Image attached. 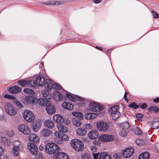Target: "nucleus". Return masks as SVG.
Here are the masks:
<instances>
[{
	"instance_id": "nucleus-3",
	"label": "nucleus",
	"mask_w": 159,
	"mask_h": 159,
	"mask_svg": "<svg viewBox=\"0 0 159 159\" xmlns=\"http://www.w3.org/2000/svg\"><path fill=\"white\" fill-rule=\"evenodd\" d=\"M71 144L72 147L76 151H82L84 148V144L79 139H75L72 140Z\"/></svg>"
},
{
	"instance_id": "nucleus-62",
	"label": "nucleus",
	"mask_w": 159,
	"mask_h": 159,
	"mask_svg": "<svg viewBox=\"0 0 159 159\" xmlns=\"http://www.w3.org/2000/svg\"><path fill=\"white\" fill-rule=\"evenodd\" d=\"M7 134L10 137H11L14 135V132L13 131H10L8 132Z\"/></svg>"
},
{
	"instance_id": "nucleus-56",
	"label": "nucleus",
	"mask_w": 159,
	"mask_h": 159,
	"mask_svg": "<svg viewBox=\"0 0 159 159\" xmlns=\"http://www.w3.org/2000/svg\"><path fill=\"white\" fill-rule=\"evenodd\" d=\"M4 98H7L8 99H15V98L13 96H11L10 95H8L7 94H6L4 95Z\"/></svg>"
},
{
	"instance_id": "nucleus-19",
	"label": "nucleus",
	"mask_w": 159,
	"mask_h": 159,
	"mask_svg": "<svg viewBox=\"0 0 159 159\" xmlns=\"http://www.w3.org/2000/svg\"><path fill=\"white\" fill-rule=\"evenodd\" d=\"M20 88L17 86L12 87L9 88V92L12 93H18L21 91Z\"/></svg>"
},
{
	"instance_id": "nucleus-1",
	"label": "nucleus",
	"mask_w": 159,
	"mask_h": 159,
	"mask_svg": "<svg viewBox=\"0 0 159 159\" xmlns=\"http://www.w3.org/2000/svg\"><path fill=\"white\" fill-rule=\"evenodd\" d=\"M45 151L46 153L52 155L59 152V148L57 145L54 143H48L45 146Z\"/></svg>"
},
{
	"instance_id": "nucleus-51",
	"label": "nucleus",
	"mask_w": 159,
	"mask_h": 159,
	"mask_svg": "<svg viewBox=\"0 0 159 159\" xmlns=\"http://www.w3.org/2000/svg\"><path fill=\"white\" fill-rule=\"evenodd\" d=\"M136 143L138 145L141 146L143 144V142L141 139H137L136 140Z\"/></svg>"
},
{
	"instance_id": "nucleus-12",
	"label": "nucleus",
	"mask_w": 159,
	"mask_h": 159,
	"mask_svg": "<svg viewBox=\"0 0 159 159\" xmlns=\"http://www.w3.org/2000/svg\"><path fill=\"white\" fill-rule=\"evenodd\" d=\"M36 100L35 98L33 96H27L23 100V102L24 104L28 105L34 103L35 102Z\"/></svg>"
},
{
	"instance_id": "nucleus-24",
	"label": "nucleus",
	"mask_w": 159,
	"mask_h": 159,
	"mask_svg": "<svg viewBox=\"0 0 159 159\" xmlns=\"http://www.w3.org/2000/svg\"><path fill=\"white\" fill-rule=\"evenodd\" d=\"M63 107L66 109L71 110L73 109L74 107L70 103L65 102L62 104Z\"/></svg>"
},
{
	"instance_id": "nucleus-27",
	"label": "nucleus",
	"mask_w": 159,
	"mask_h": 159,
	"mask_svg": "<svg viewBox=\"0 0 159 159\" xmlns=\"http://www.w3.org/2000/svg\"><path fill=\"white\" fill-rule=\"evenodd\" d=\"M45 125L48 128L52 129L54 126V124L52 121L51 120H48L45 121Z\"/></svg>"
},
{
	"instance_id": "nucleus-35",
	"label": "nucleus",
	"mask_w": 159,
	"mask_h": 159,
	"mask_svg": "<svg viewBox=\"0 0 159 159\" xmlns=\"http://www.w3.org/2000/svg\"><path fill=\"white\" fill-rule=\"evenodd\" d=\"M24 92L25 93L31 95H34L35 93L33 90L27 88H25L24 89Z\"/></svg>"
},
{
	"instance_id": "nucleus-16",
	"label": "nucleus",
	"mask_w": 159,
	"mask_h": 159,
	"mask_svg": "<svg viewBox=\"0 0 159 159\" xmlns=\"http://www.w3.org/2000/svg\"><path fill=\"white\" fill-rule=\"evenodd\" d=\"M53 83V81L49 79H47L45 80L44 86L46 89L48 91L52 89Z\"/></svg>"
},
{
	"instance_id": "nucleus-29",
	"label": "nucleus",
	"mask_w": 159,
	"mask_h": 159,
	"mask_svg": "<svg viewBox=\"0 0 159 159\" xmlns=\"http://www.w3.org/2000/svg\"><path fill=\"white\" fill-rule=\"evenodd\" d=\"M76 134L79 135L83 136L86 134V131L84 129L79 128L76 131Z\"/></svg>"
},
{
	"instance_id": "nucleus-10",
	"label": "nucleus",
	"mask_w": 159,
	"mask_h": 159,
	"mask_svg": "<svg viewBox=\"0 0 159 159\" xmlns=\"http://www.w3.org/2000/svg\"><path fill=\"white\" fill-rule=\"evenodd\" d=\"M18 128L20 131L21 132L24 134L28 135L30 133V128L26 125H20L18 126Z\"/></svg>"
},
{
	"instance_id": "nucleus-22",
	"label": "nucleus",
	"mask_w": 159,
	"mask_h": 159,
	"mask_svg": "<svg viewBox=\"0 0 159 159\" xmlns=\"http://www.w3.org/2000/svg\"><path fill=\"white\" fill-rule=\"evenodd\" d=\"M18 84L22 87H25L30 84L31 85V80H20L18 81Z\"/></svg>"
},
{
	"instance_id": "nucleus-48",
	"label": "nucleus",
	"mask_w": 159,
	"mask_h": 159,
	"mask_svg": "<svg viewBox=\"0 0 159 159\" xmlns=\"http://www.w3.org/2000/svg\"><path fill=\"white\" fill-rule=\"evenodd\" d=\"M52 88L54 89H55L56 90H59L60 87L58 84L56 83H55L53 82Z\"/></svg>"
},
{
	"instance_id": "nucleus-14",
	"label": "nucleus",
	"mask_w": 159,
	"mask_h": 159,
	"mask_svg": "<svg viewBox=\"0 0 159 159\" xmlns=\"http://www.w3.org/2000/svg\"><path fill=\"white\" fill-rule=\"evenodd\" d=\"M28 140L32 142L38 143L39 142L40 139L38 135L35 134H31L28 136Z\"/></svg>"
},
{
	"instance_id": "nucleus-45",
	"label": "nucleus",
	"mask_w": 159,
	"mask_h": 159,
	"mask_svg": "<svg viewBox=\"0 0 159 159\" xmlns=\"http://www.w3.org/2000/svg\"><path fill=\"white\" fill-rule=\"evenodd\" d=\"M14 103L19 108H21L23 107V105L22 104L18 101L15 100L14 101Z\"/></svg>"
},
{
	"instance_id": "nucleus-41",
	"label": "nucleus",
	"mask_w": 159,
	"mask_h": 159,
	"mask_svg": "<svg viewBox=\"0 0 159 159\" xmlns=\"http://www.w3.org/2000/svg\"><path fill=\"white\" fill-rule=\"evenodd\" d=\"M99 140L104 142H107V134L102 135L99 137Z\"/></svg>"
},
{
	"instance_id": "nucleus-23",
	"label": "nucleus",
	"mask_w": 159,
	"mask_h": 159,
	"mask_svg": "<svg viewBox=\"0 0 159 159\" xmlns=\"http://www.w3.org/2000/svg\"><path fill=\"white\" fill-rule=\"evenodd\" d=\"M98 159H111V157L107 152H103L100 154Z\"/></svg>"
},
{
	"instance_id": "nucleus-33",
	"label": "nucleus",
	"mask_w": 159,
	"mask_h": 159,
	"mask_svg": "<svg viewBox=\"0 0 159 159\" xmlns=\"http://www.w3.org/2000/svg\"><path fill=\"white\" fill-rule=\"evenodd\" d=\"M60 123L68 125L70 123V121L67 118H64L60 116Z\"/></svg>"
},
{
	"instance_id": "nucleus-46",
	"label": "nucleus",
	"mask_w": 159,
	"mask_h": 159,
	"mask_svg": "<svg viewBox=\"0 0 159 159\" xmlns=\"http://www.w3.org/2000/svg\"><path fill=\"white\" fill-rule=\"evenodd\" d=\"M107 142L112 141L114 140V137L113 135L109 134H107Z\"/></svg>"
},
{
	"instance_id": "nucleus-38",
	"label": "nucleus",
	"mask_w": 159,
	"mask_h": 159,
	"mask_svg": "<svg viewBox=\"0 0 159 159\" xmlns=\"http://www.w3.org/2000/svg\"><path fill=\"white\" fill-rule=\"evenodd\" d=\"M22 149L13 148L12 149V153L14 156H17L19 154V151Z\"/></svg>"
},
{
	"instance_id": "nucleus-9",
	"label": "nucleus",
	"mask_w": 159,
	"mask_h": 159,
	"mask_svg": "<svg viewBox=\"0 0 159 159\" xmlns=\"http://www.w3.org/2000/svg\"><path fill=\"white\" fill-rule=\"evenodd\" d=\"M134 149L131 147H129L125 148L122 152V155L125 158H127L131 156L134 152Z\"/></svg>"
},
{
	"instance_id": "nucleus-2",
	"label": "nucleus",
	"mask_w": 159,
	"mask_h": 159,
	"mask_svg": "<svg viewBox=\"0 0 159 159\" xmlns=\"http://www.w3.org/2000/svg\"><path fill=\"white\" fill-rule=\"evenodd\" d=\"M4 108L5 111L9 115L15 116L17 113V111L13 106V104L9 102L5 103Z\"/></svg>"
},
{
	"instance_id": "nucleus-30",
	"label": "nucleus",
	"mask_w": 159,
	"mask_h": 159,
	"mask_svg": "<svg viewBox=\"0 0 159 159\" xmlns=\"http://www.w3.org/2000/svg\"><path fill=\"white\" fill-rule=\"evenodd\" d=\"M53 119L54 121L58 124L57 125V127L58 130H59L60 128V125L59 124L60 122V115L59 114L54 115L53 117Z\"/></svg>"
},
{
	"instance_id": "nucleus-26",
	"label": "nucleus",
	"mask_w": 159,
	"mask_h": 159,
	"mask_svg": "<svg viewBox=\"0 0 159 159\" xmlns=\"http://www.w3.org/2000/svg\"><path fill=\"white\" fill-rule=\"evenodd\" d=\"M97 115L94 113H87L85 114V118L87 120L92 119L96 118Z\"/></svg>"
},
{
	"instance_id": "nucleus-42",
	"label": "nucleus",
	"mask_w": 159,
	"mask_h": 159,
	"mask_svg": "<svg viewBox=\"0 0 159 159\" xmlns=\"http://www.w3.org/2000/svg\"><path fill=\"white\" fill-rule=\"evenodd\" d=\"M152 127L154 129L159 128V121L154 122L152 124Z\"/></svg>"
},
{
	"instance_id": "nucleus-32",
	"label": "nucleus",
	"mask_w": 159,
	"mask_h": 159,
	"mask_svg": "<svg viewBox=\"0 0 159 159\" xmlns=\"http://www.w3.org/2000/svg\"><path fill=\"white\" fill-rule=\"evenodd\" d=\"M149 157V153L148 152H145L139 156V159H148Z\"/></svg>"
},
{
	"instance_id": "nucleus-60",
	"label": "nucleus",
	"mask_w": 159,
	"mask_h": 159,
	"mask_svg": "<svg viewBox=\"0 0 159 159\" xmlns=\"http://www.w3.org/2000/svg\"><path fill=\"white\" fill-rule=\"evenodd\" d=\"M99 152H96L93 154L94 159H98V157L99 155Z\"/></svg>"
},
{
	"instance_id": "nucleus-57",
	"label": "nucleus",
	"mask_w": 159,
	"mask_h": 159,
	"mask_svg": "<svg viewBox=\"0 0 159 159\" xmlns=\"http://www.w3.org/2000/svg\"><path fill=\"white\" fill-rule=\"evenodd\" d=\"M43 96L46 99H50L51 98L50 93H49L48 92V94H47V93H44L43 94Z\"/></svg>"
},
{
	"instance_id": "nucleus-4",
	"label": "nucleus",
	"mask_w": 159,
	"mask_h": 159,
	"mask_svg": "<svg viewBox=\"0 0 159 159\" xmlns=\"http://www.w3.org/2000/svg\"><path fill=\"white\" fill-rule=\"evenodd\" d=\"M119 108V106L116 105L111 107L108 110V113L113 120L117 119L120 116V114L118 111Z\"/></svg>"
},
{
	"instance_id": "nucleus-17",
	"label": "nucleus",
	"mask_w": 159,
	"mask_h": 159,
	"mask_svg": "<svg viewBox=\"0 0 159 159\" xmlns=\"http://www.w3.org/2000/svg\"><path fill=\"white\" fill-rule=\"evenodd\" d=\"M98 135V131L92 130L89 132L88 134V136L91 139H93L96 138Z\"/></svg>"
},
{
	"instance_id": "nucleus-36",
	"label": "nucleus",
	"mask_w": 159,
	"mask_h": 159,
	"mask_svg": "<svg viewBox=\"0 0 159 159\" xmlns=\"http://www.w3.org/2000/svg\"><path fill=\"white\" fill-rule=\"evenodd\" d=\"M66 97L70 101L73 102H75L76 100V98L74 97L72 94L66 93Z\"/></svg>"
},
{
	"instance_id": "nucleus-8",
	"label": "nucleus",
	"mask_w": 159,
	"mask_h": 159,
	"mask_svg": "<svg viewBox=\"0 0 159 159\" xmlns=\"http://www.w3.org/2000/svg\"><path fill=\"white\" fill-rule=\"evenodd\" d=\"M43 76L37 77L34 81L31 80V86H36L37 85L42 86L45 82Z\"/></svg>"
},
{
	"instance_id": "nucleus-53",
	"label": "nucleus",
	"mask_w": 159,
	"mask_h": 159,
	"mask_svg": "<svg viewBox=\"0 0 159 159\" xmlns=\"http://www.w3.org/2000/svg\"><path fill=\"white\" fill-rule=\"evenodd\" d=\"M67 131V128L64 126L60 125V132L66 133Z\"/></svg>"
},
{
	"instance_id": "nucleus-52",
	"label": "nucleus",
	"mask_w": 159,
	"mask_h": 159,
	"mask_svg": "<svg viewBox=\"0 0 159 159\" xmlns=\"http://www.w3.org/2000/svg\"><path fill=\"white\" fill-rule=\"evenodd\" d=\"M123 129L125 130L126 129H128L129 127V124L127 122H125L123 124Z\"/></svg>"
},
{
	"instance_id": "nucleus-7",
	"label": "nucleus",
	"mask_w": 159,
	"mask_h": 159,
	"mask_svg": "<svg viewBox=\"0 0 159 159\" xmlns=\"http://www.w3.org/2000/svg\"><path fill=\"white\" fill-rule=\"evenodd\" d=\"M89 105V110L92 111H100L103 109L102 107L99 104H97L94 102L91 101L90 102Z\"/></svg>"
},
{
	"instance_id": "nucleus-20",
	"label": "nucleus",
	"mask_w": 159,
	"mask_h": 159,
	"mask_svg": "<svg viewBox=\"0 0 159 159\" xmlns=\"http://www.w3.org/2000/svg\"><path fill=\"white\" fill-rule=\"evenodd\" d=\"M41 134L43 136L47 137L52 134V132L48 129H44L41 130Z\"/></svg>"
},
{
	"instance_id": "nucleus-18",
	"label": "nucleus",
	"mask_w": 159,
	"mask_h": 159,
	"mask_svg": "<svg viewBox=\"0 0 159 159\" xmlns=\"http://www.w3.org/2000/svg\"><path fill=\"white\" fill-rule=\"evenodd\" d=\"M46 110L47 112L49 115H52L55 113V107L51 105H48L46 107Z\"/></svg>"
},
{
	"instance_id": "nucleus-59",
	"label": "nucleus",
	"mask_w": 159,
	"mask_h": 159,
	"mask_svg": "<svg viewBox=\"0 0 159 159\" xmlns=\"http://www.w3.org/2000/svg\"><path fill=\"white\" fill-rule=\"evenodd\" d=\"M84 126L85 128L87 129H91L92 125L91 124H85L84 125Z\"/></svg>"
},
{
	"instance_id": "nucleus-34",
	"label": "nucleus",
	"mask_w": 159,
	"mask_h": 159,
	"mask_svg": "<svg viewBox=\"0 0 159 159\" xmlns=\"http://www.w3.org/2000/svg\"><path fill=\"white\" fill-rule=\"evenodd\" d=\"M72 114L79 119H82L83 118V114L80 112H73Z\"/></svg>"
},
{
	"instance_id": "nucleus-21",
	"label": "nucleus",
	"mask_w": 159,
	"mask_h": 159,
	"mask_svg": "<svg viewBox=\"0 0 159 159\" xmlns=\"http://www.w3.org/2000/svg\"><path fill=\"white\" fill-rule=\"evenodd\" d=\"M0 141L2 143L5 145L8 146L11 144V140L5 137H0Z\"/></svg>"
},
{
	"instance_id": "nucleus-37",
	"label": "nucleus",
	"mask_w": 159,
	"mask_h": 159,
	"mask_svg": "<svg viewBox=\"0 0 159 159\" xmlns=\"http://www.w3.org/2000/svg\"><path fill=\"white\" fill-rule=\"evenodd\" d=\"M91 157L88 153L83 154L81 157V159H91Z\"/></svg>"
},
{
	"instance_id": "nucleus-55",
	"label": "nucleus",
	"mask_w": 159,
	"mask_h": 159,
	"mask_svg": "<svg viewBox=\"0 0 159 159\" xmlns=\"http://www.w3.org/2000/svg\"><path fill=\"white\" fill-rule=\"evenodd\" d=\"M53 156V158L54 159H60V155H59V152L56 153L55 152Z\"/></svg>"
},
{
	"instance_id": "nucleus-43",
	"label": "nucleus",
	"mask_w": 159,
	"mask_h": 159,
	"mask_svg": "<svg viewBox=\"0 0 159 159\" xmlns=\"http://www.w3.org/2000/svg\"><path fill=\"white\" fill-rule=\"evenodd\" d=\"M60 159H68V156L66 153L60 152Z\"/></svg>"
},
{
	"instance_id": "nucleus-64",
	"label": "nucleus",
	"mask_w": 159,
	"mask_h": 159,
	"mask_svg": "<svg viewBox=\"0 0 159 159\" xmlns=\"http://www.w3.org/2000/svg\"><path fill=\"white\" fill-rule=\"evenodd\" d=\"M54 135L57 138H60V132L59 131H56L54 133Z\"/></svg>"
},
{
	"instance_id": "nucleus-15",
	"label": "nucleus",
	"mask_w": 159,
	"mask_h": 159,
	"mask_svg": "<svg viewBox=\"0 0 159 159\" xmlns=\"http://www.w3.org/2000/svg\"><path fill=\"white\" fill-rule=\"evenodd\" d=\"M37 102L41 106H45L46 107L47 106L50 104V102L47 99L41 98L38 100Z\"/></svg>"
},
{
	"instance_id": "nucleus-47",
	"label": "nucleus",
	"mask_w": 159,
	"mask_h": 159,
	"mask_svg": "<svg viewBox=\"0 0 159 159\" xmlns=\"http://www.w3.org/2000/svg\"><path fill=\"white\" fill-rule=\"evenodd\" d=\"M119 135L123 137L125 136L127 134V133L124 129H122L119 133Z\"/></svg>"
},
{
	"instance_id": "nucleus-6",
	"label": "nucleus",
	"mask_w": 159,
	"mask_h": 159,
	"mask_svg": "<svg viewBox=\"0 0 159 159\" xmlns=\"http://www.w3.org/2000/svg\"><path fill=\"white\" fill-rule=\"evenodd\" d=\"M97 129L101 132H107L109 130V128L108 123L105 122L99 121L96 124Z\"/></svg>"
},
{
	"instance_id": "nucleus-28",
	"label": "nucleus",
	"mask_w": 159,
	"mask_h": 159,
	"mask_svg": "<svg viewBox=\"0 0 159 159\" xmlns=\"http://www.w3.org/2000/svg\"><path fill=\"white\" fill-rule=\"evenodd\" d=\"M13 145L14 146V148L20 149H22L23 148V146L22 144L18 141H14L13 143Z\"/></svg>"
},
{
	"instance_id": "nucleus-49",
	"label": "nucleus",
	"mask_w": 159,
	"mask_h": 159,
	"mask_svg": "<svg viewBox=\"0 0 159 159\" xmlns=\"http://www.w3.org/2000/svg\"><path fill=\"white\" fill-rule=\"evenodd\" d=\"M135 133L137 135H141L142 134L140 129L138 127H136L134 129Z\"/></svg>"
},
{
	"instance_id": "nucleus-31",
	"label": "nucleus",
	"mask_w": 159,
	"mask_h": 159,
	"mask_svg": "<svg viewBox=\"0 0 159 159\" xmlns=\"http://www.w3.org/2000/svg\"><path fill=\"white\" fill-rule=\"evenodd\" d=\"M53 96L54 99L55 101H57L60 100V92L58 90L54 91L53 93Z\"/></svg>"
},
{
	"instance_id": "nucleus-11",
	"label": "nucleus",
	"mask_w": 159,
	"mask_h": 159,
	"mask_svg": "<svg viewBox=\"0 0 159 159\" xmlns=\"http://www.w3.org/2000/svg\"><path fill=\"white\" fill-rule=\"evenodd\" d=\"M27 146L28 149L32 154L35 155L37 153L38 148L35 144L29 143L27 144Z\"/></svg>"
},
{
	"instance_id": "nucleus-13",
	"label": "nucleus",
	"mask_w": 159,
	"mask_h": 159,
	"mask_svg": "<svg viewBox=\"0 0 159 159\" xmlns=\"http://www.w3.org/2000/svg\"><path fill=\"white\" fill-rule=\"evenodd\" d=\"M41 125V121L39 120H36L32 125V128L34 132H37L40 129Z\"/></svg>"
},
{
	"instance_id": "nucleus-25",
	"label": "nucleus",
	"mask_w": 159,
	"mask_h": 159,
	"mask_svg": "<svg viewBox=\"0 0 159 159\" xmlns=\"http://www.w3.org/2000/svg\"><path fill=\"white\" fill-rule=\"evenodd\" d=\"M43 4L48 5L56 6L60 4L59 2L57 1H49L43 2Z\"/></svg>"
},
{
	"instance_id": "nucleus-5",
	"label": "nucleus",
	"mask_w": 159,
	"mask_h": 159,
	"mask_svg": "<svg viewBox=\"0 0 159 159\" xmlns=\"http://www.w3.org/2000/svg\"><path fill=\"white\" fill-rule=\"evenodd\" d=\"M22 115L24 120L29 122H32L35 119L34 115L29 110H25L22 113Z\"/></svg>"
},
{
	"instance_id": "nucleus-50",
	"label": "nucleus",
	"mask_w": 159,
	"mask_h": 159,
	"mask_svg": "<svg viewBox=\"0 0 159 159\" xmlns=\"http://www.w3.org/2000/svg\"><path fill=\"white\" fill-rule=\"evenodd\" d=\"M129 107L133 108L134 109H137L139 107V106L135 102H132L129 105Z\"/></svg>"
},
{
	"instance_id": "nucleus-44",
	"label": "nucleus",
	"mask_w": 159,
	"mask_h": 159,
	"mask_svg": "<svg viewBox=\"0 0 159 159\" xmlns=\"http://www.w3.org/2000/svg\"><path fill=\"white\" fill-rule=\"evenodd\" d=\"M154 111L155 112H157L159 111V108L156 107H152L148 108V111Z\"/></svg>"
},
{
	"instance_id": "nucleus-39",
	"label": "nucleus",
	"mask_w": 159,
	"mask_h": 159,
	"mask_svg": "<svg viewBox=\"0 0 159 159\" xmlns=\"http://www.w3.org/2000/svg\"><path fill=\"white\" fill-rule=\"evenodd\" d=\"M72 122L74 125L77 127L80 126L81 125V122L79 120L76 119H73Z\"/></svg>"
},
{
	"instance_id": "nucleus-40",
	"label": "nucleus",
	"mask_w": 159,
	"mask_h": 159,
	"mask_svg": "<svg viewBox=\"0 0 159 159\" xmlns=\"http://www.w3.org/2000/svg\"><path fill=\"white\" fill-rule=\"evenodd\" d=\"M69 139L68 137L66 134L60 133V141H67Z\"/></svg>"
},
{
	"instance_id": "nucleus-63",
	"label": "nucleus",
	"mask_w": 159,
	"mask_h": 159,
	"mask_svg": "<svg viewBox=\"0 0 159 159\" xmlns=\"http://www.w3.org/2000/svg\"><path fill=\"white\" fill-rule=\"evenodd\" d=\"M139 106L142 109H145L147 107L146 103H143L141 105L140 104Z\"/></svg>"
},
{
	"instance_id": "nucleus-61",
	"label": "nucleus",
	"mask_w": 159,
	"mask_h": 159,
	"mask_svg": "<svg viewBox=\"0 0 159 159\" xmlns=\"http://www.w3.org/2000/svg\"><path fill=\"white\" fill-rule=\"evenodd\" d=\"M4 151L3 148L0 146V156L3 155L4 154Z\"/></svg>"
},
{
	"instance_id": "nucleus-58",
	"label": "nucleus",
	"mask_w": 159,
	"mask_h": 159,
	"mask_svg": "<svg viewBox=\"0 0 159 159\" xmlns=\"http://www.w3.org/2000/svg\"><path fill=\"white\" fill-rule=\"evenodd\" d=\"M152 15L154 18H157L158 17V14L157 12L152 10Z\"/></svg>"
},
{
	"instance_id": "nucleus-54",
	"label": "nucleus",
	"mask_w": 159,
	"mask_h": 159,
	"mask_svg": "<svg viewBox=\"0 0 159 159\" xmlns=\"http://www.w3.org/2000/svg\"><path fill=\"white\" fill-rule=\"evenodd\" d=\"M90 149L91 150L92 153V154L93 153L97 152V148L96 147L94 146H91L90 148Z\"/></svg>"
}]
</instances>
